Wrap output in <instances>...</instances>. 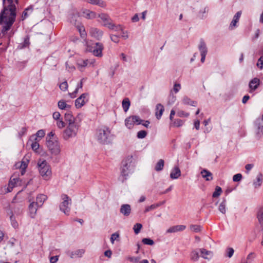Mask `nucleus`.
Segmentation results:
<instances>
[{
	"mask_svg": "<svg viewBox=\"0 0 263 263\" xmlns=\"http://www.w3.org/2000/svg\"><path fill=\"white\" fill-rule=\"evenodd\" d=\"M7 0L3 3L4 8L0 13V23L4 26L2 30L3 34L6 33L11 27L15 21L16 6L18 0Z\"/></svg>",
	"mask_w": 263,
	"mask_h": 263,
	"instance_id": "nucleus-1",
	"label": "nucleus"
},
{
	"mask_svg": "<svg viewBox=\"0 0 263 263\" xmlns=\"http://www.w3.org/2000/svg\"><path fill=\"white\" fill-rule=\"evenodd\" d=\"M110 135V131L109 128L104 126L97 130L96 137L100 143L107 144L109 142Z\"/></svg>",
	"mask_w": 263,
	"mask_h": 263,
	"instance_id": "nucleus-2",
	"label": "nucleus"
},
{
	"mask_svg": "<svg viewBox=\"0 0 263 263\" xmlns=\"http://www.w3.org/2000/svg\"><path fill=\"white\" fill-rule=\"evenodd\" d=\"M80 125L78 123H73L67 124L66 129L64 131L63 138L65 140H68L76 136Z\"/></svg>",
	"mask_w": 263,
	"mask_h": 263,
	"instance_id": "nucleus-3",
	"label": "nucleus"
},
{
	"mask_svg": "<svg viewBox=\"0 0 263 263\" xmlns=\"http://www.w3.org/2000/svg\"><path fill=\"white\" fill-rule=\"evenodd\" d=\"M39 170L41 175L45 180L49 179L51 175V171L49 165L47 164L45 161H43L41 163L38 162Z\"/></svg>",
	"mask_w": 263,
	"mask_h": 263,
	"instance_id": "nucleus-4",
	"label": "nucleus"
},
{
	"mask_svg": "<svg viewBox=\"0 0 263 263\" xmlns=\"http://www.w3.org/2000/svg\"><path fill=\"white\" fill-rule=\"evenodd\" d=\"M61 198L63 201L60 204V210L66 215H69L70 211V205L71 204V200L65 194L62 195Z\"/></svg>",
	"mask_w": 263,
	"mask_h": 263,
	"instance_id": "nucleus-5",
	"label": "nucleus"
},
{
	"mask_svg": "<svg viewBox=\"0 0 263 263\" xmlns=\"http://www.w3.org/2000/svg\"><path fill=\"white\" fill-rule=\"evenodd\" d=\"M87 46V50L91 52L93 54L98 57H101L102 56V50L104 48L103 45L101 43H96L94 46H90L88 43H86Z\"/></svg>",
	"mask_w": 263,
	"mask_h": 263,
	"instance_id": "nucleus-6",
	"label": "nucleus"
},
{
	"mask_svg": "<svg viewBox=\"0 0 263 263\" xmlns=\"http://www.w3.org/2000/svg\"><path fill=\"white\" fill-rule=\"evenodd\" d=\"M47 146L51 153L55 155H58L60 152L59 142L51 138L47 140Z\"/></svg>",
	"mask_w": 263,
	"mask_h": 263,
	"instance_id": "nucleus-7",
	"label": "nucleus"
},
{
	"mask_svg": "<svg viewBox=\"0 0 263 263\" xmlns=\"http://www.w3.org/2000/svg\"><path fill=\"white\" fill-rule=\"evenodd\" d=\"M143 121L138 116H130L125 119V125L128 128L132 129L135 124H141Z\"/></svg>",
	"mask_w": 263,
	"mask_h": 263,
	"instance_id": "nucleus-8",
	"label": "nucleus"
},
{
	"mask_svg": "<svg viewBox=\"0 0 263 263\" xmlns=\"http://www.w3.org/2000/svg\"><path fill=\"white\" fill-rule=\"evenodd\" d=\"M133 159V156L132 155H129L126 157V159L123 161L121 170V175L123 176H126L128 175L129 168L131 166Z\"/></svg>",
	"mask_w": 263,
	"mask_h": 263,
	"instance_id": "nucleus-9",
	"label": "nucleus"
},
{
	"mask_svg": "<svg viewBox=\"0 0 263 263\" xmlns=\"http://www.w3.org/2000/svg\"><path fill=\"white\" fill-rule=\"evenodd\" d=\"M99 17L103 23V25L108 28H113L115 24L113 23L109 15L106 13H101L99 15Z\"/></svg>",
	"mask_w": 263,
	"mask_h": 263,
	"instance_id": "nucleus-10",
	"label": "nucleus"
},
{
	"mask_svg": "<svg viewBox=\"0 0 263 263\" xmlns=\"http://www.w3.org/2000/svg\"><path fill=\"white\" fill-rule=\"evenodd\" d=\"M77 17V16L74 15H72L70 19V22L72 24H73L75 26H77V28L79 31L81 37L83 39H85L86 37V35H87L86 32L85 28L83 26H79L78 25H77V21L76 19Z\"/></svg>",
	"mask_w": 263,
	"mask_h": 263,
	"instance_id": "nucleus-11",
	"label": "nucleus"
},
{
	"mask_svg": "<svg viewBox=\"0 0 263 263\" xmlns=\"http://www.w3.org/2000/svg\"><path fill=\"white\" fill-rule=\"evenodd\" d=\"M87 96L88 94L84 93L81 95L80 97L76 99L75 101V105L77 108H81L88 101V99H87Z\"/></svg>",
	"mask_w": 263,
	"mask_h": 263,
	"instance_id": "nucleus-12",
	"label": "nucleus"
},
{
	"mask_svg": "<svg viewBox=\"0 0 263 263\" xmlns=\"http://www.w3.org/2000/svg\"><path fill=\"white\" fill-rule=\"evenodd\" d=\"M95 63V59L79 60L78 61V65L79 68H82L87 66H93Z\"/></svg>",
	"mask_w": 263,
	"mask_h": 263,
	"instance_id": "nucleus-13",
	"label": "nucleus"
},
{
	"mask_svg": "<svg viewBox=\"0 0 263 263\" xmlns=\"http://www.w3.org/2000/svg\"><path fill=\"white\" fill-rule=\"evenodd\" d=\"M89 34L97 40H100L103 36V32L98 28H91L89 30Z\"/></svg>",
	"mask_w": 263,
	"mask_h": 263,
	"instance_id": "nucleus-14",
	"label": "nucleus"
},
{
	"mask_svg": "<svg viewBox=\"0 0 263 263\" xmlns=\"http://www.w3.org/2000/svg\"><path fill=\"white\" fill-rule=\"evenodd\" d=\"M255 125L256 127V133L258 136L263 135V119L258 118L255 122Z\"/></svg>",
	"mask_w": 263,
	"mask_h": 263,
	"instance_id": "nucleus-15",
	"label": "nucleus"
},
{
	"mask_svg": "<svg viewBox=\"0 0 263 263\" xmlns=\"http://www.w3.org/2000/svg\"><path fill=\"white\" fill-rule=\"evenodd\" d=\"M259 79L257 78H255L251 80L249 84V87L250 88L249 92H252L253 91L256 90L259 85Z\"/></svg>",
	"mask_w": 263,
	"mask_h": 263,
	"instance_id": "nucleus-16",
	"label": "nucleus"
},
{
	"mask_svg": "<svg viewBox=\"0 0 263 263\" xmlns=\"http://www.w3.org/2000/svg\"><path fill=\"white\" fill-rule=\"evenodd\" d=\"M39 207V206H37V204H36L34 201H32L30 203L28 209L29 215L31 218H34Z\"/></svg>",
	"mask_w": 263,
	"mask_h": 263,
	"instance_id": "nucleus-17",
	"label": "nucleus"
},
{
	"mask_svg": "<svg viewBox=\"0 0 263 263\" xmlns=\"http://www.w3.org/2000/svg\"><path fill=\"white\" fill-rule=\"evenodd\" d=\"M28 143H30V145L32 150L36 152L40 146L37 137H35V135L32 136L29 139Z\"/></svg>",
	"mask_w": 263,
	"mask_h": 263,
	"instance_id": "nucleus-18",
	"label": "nucleus"
},
{
	"mask_svg": "<svg viewBox=\"0 0 263 263\" xmlns=\"http://www.w3.org/2000/svg\"><path fill=\"white\" fill-rule=\"evenodd\" d=\"M131 206L128 204H122L121 206L120 212L125 216H128L131 213Z\"/></svg>",
	"mask_w": 263,
	"mask_h": 263,
	"instance_id": "nucleus-19",
	"label": "nucleus"
},
{
	"mask_svg": "<svg viewBox=\"0 0 263 263\" xmlns=\"http://www.w3.org/2000/svg\"><path fill=\"white\" fill-rule=\"evenodd\" d=\"M199 251L200 252L201 256L205 259L210 260L213 255L212 251H208L204 248L199 249Z\"/></svg>",
	"mask_w": 263,
	"mask_h": 263,
	"instance_id": "nucleus-20",
	"label": "nucleus"
},
{
	"mask_svg": "<svg viewBox=\"0 0 263 263\" xmlns=\"http://www.w3.org/2000/svg\"><path fill=\"white\" fill-rule=\"evenodd\" d=\"M186 228L185 226L184 225H177L170 227L166 231L168 233H175L177 232L182 231Z\"/></svg>",
	"mask_w": 263,
	"mask_h": 263,
	"instance_id": "nucleus-21",
	"label": "nucleus"
},
{
	"mask_svg": "<svg viewBox=\"0 0 263 263\" xmlns=\"http://www.w3.org/2000/svg\"><path fill=\"white\" fill-rule=\"evenodd\" d=\"M181 175V171L178 166H176L173 168L170 174V177L172 179L178 178Z\"/></svg>",
	"mask_w": 263,
	"mask_h": 263,
	"instance_id": "nucleus-22",
	"label": "nucleus"
},
{
	"mask_svg": "<svg viewBox=\"0 0 263 263\" xmlns=\"http://www.w3.org/2000/svg\"><path fill=\"white\" fill-rule=\"evenodd\" d=\"M241 14V11L237 12L236 14L234 15L232 21L231 22L229 28L230 29L232 30L234 27L236 26L237 23L238 22L239 18L240 17Z\"/></svg>",
	"mask_w": 263,
	"mask_h": 263,
	"instance_id": "nucleus-23",
	"label": "nucleus"
},
{
	"mask_svg": "<svg viewBox=\"0 0 263 263\" xmlns=\"http://www.w3.org/2000/svg\"><path fill=\"white\" fill-rule=\"evenodd\" d=\"M29 42V37L28 36H26L23 42L20 43L17 46V49L18 50H21L26 48H28L30 45Z\"/></svg>",
	"mask_w": 263,
	"mask_h": 263,
	"instance_id": "nucleus-24",
	"label": "nucleus"
},
{
	"mask_svg": "<svg viewBox=\"0 0 263 263\" xmlns=\"http://www.w3.org/2000/svg\"><path fill=\"white\" fill-rule=\"evenodd\" d=\"M164 111L163 106L161 104L156 105L155 115L157 119L159 120Z\"/></svg>",
	"mask_w": 263,
	"mask_h": 263,
	"instance_id": "nucleus-25",
	"label": "nucleus"
},
{
	"mask_svg": "<svg viewBox=\"0 0 263 263\" xmlns=\"http://www.w3.org/2000/svg\"><path fill=\"white\" fill-rule=\"evenodd\" d=\"M65 120L67 124L73 123H77L74 117L72 115L71 112L68 111L65 114Z\"/></svg>",
	"mask_w": 263,
	"mask_h": 263,
	"instance_id": "nucleus-26",
	"label": "nucleus"
},
{
	"mask_svg": "<svg viewBox=\"0 0 263 263\" xmlns=\"http://www.w3.org/2000/svg\"><path fill=\"white\" fill-rule=\"evenodd\" d=\"M85 251L83 249L76 250L74 252H68V255L71 258L76 257H81L84 253Z\"/></svg>",
	"mask_w": 263,
	"mask_h": 263,
	"instance_id": "nucleus-27",
	"label": "nucleus"
},
{
	"mask_svg": "<svg viewBox=\"0 0 263 263\" xmlns=\"http://www.w3.org/2000/svg\"><path fill=\"white\" fill-rule=\"evenodd\" d=\"M47 197L44 194L39 195L36 197V202L35 203L37 204L38 206L41 207L43 204L44 201L47 199Z\"/></svg>",
	"mask_w": 263,
	"mask_h": 263,
	"instance_id": "nucleus-28",
	"label": "nucleus"
},
{
	"mask_svg": "<svg viewBox=\"0 0 263 263\" xmlns=\"http://www.w3.org/2000/svg\"><path fill=\"white\" fill-rule=\"evenodd\" d=\"M83 16L87 19H92L96 17V13L89 10H85L83 12Z\"/></svg>",
	"mask_w": 263,
	"mask_h": 263,
	"instance_id": "nucleus-29",
	"label": "nucleus"
},
{
	"mask_svg": "<svg viewBox=\"0 0 263 263\" xmlns=\"http://www.w3.org/2000/svg\"><path fill=\"white\" fill-rule=\"evenodd\" d=\"M202 177L206 181H210L213 179L212 174L209 171L204 169L201 172Z\"/></svg>",
	"mask_w": 263,
	"mask_h": 263,
	"instance_id": "nucleus-30",
	"label": "nucleus"
},
{
	"mask_svg": "<svg viewBox=\"0 0 263 263\" xmlns=\"http://www.w3.org/2000/svg\"><path fill=\"white\" fill-rule=\"evenodd\" d=\"M263 181V177L261 173H259L256 177V180L253 182L255 188H258L261 186Z\"/></svg>",
	"mask_w": 263,
	"mask_h": 263,
	"instance_id": "nucleus-31",
	"label": "nucleus"
},
{
	"mask_svg": "<svg viewBox=\"0 0 263 263\" xmlns=\"http://www.w3.org/2000/svg\"><path fill=\"white\" fill-rule=\"evenodd\" d=\"M21 180L18 177L13 178L10 179V181L9 183V186L13 188V187L21 185Z\"/></svg>",
	"mask_w": 263,
	"mask_h": 263,
	"instance_id": "nucleus-32",
	"label": "nucleus"
},
{
	"mask_svg": "<svg viewBox=\"0 0 263 263\" xmlns=\"http://www.w3.org/2000/svg\"><path fill=\"white\" fill-rule=\"evenodd\" d=\"M88 3L92 5H96L101 7H105L106 6L105 3L102 0H86Z\"/></svg>",
	"mask_w": 263,
	"mask_h": 263,
	"instance_id": "nucleus-33",
	"label": "nucleus"
},
{
	"mask_svg": "<svg viewBox=\"0 0 263 263\" xmlns=\"http://www.w3.org/2000/svg\"><path fill=\"white\" fill-rule=\"evenodd\" d=\"M209 12V8L208 7H204L201 9L198 12V17L200 19H203L206 17V14Z\"/></svg>",
	"mask_w": 263,
	"mask_h": 263,
	"instance_id": "nucleus-34",
	"label": "nucleus"
},
{
	"mask_svg": "<svg viewBox=\"0 0 263 263\" xmlns=\"http://www.w3.org/2000/svg\"><path fill=\"white\" fill-rule=\"evenodd\" d=\"M199 49L200 51L201 54H206L207 53V48L205 43L203 41H201L199 45Z\"/></svg>",
	"mask_w": 263,
	"mask_h": 263,
	"instance_id": "nucleus-35",
	"label": "nucleus"
},
{
	"mask_svg": "<svg viewBox=\"0 0 263 263\" xmlns=\"http://www.w3.org/2000/svg\"><path fill=\"white\" fill-rule=\"evenodd\" d=\"M190 258L191 260L197 261L199 258L198 252L196 250H193L191 253Z\"/></svg>",
	"mask_w": 263,
	"mask_h": 263,
	"instance_id": "nucleus-36",
	"label": "nucleus"
},
{
	"mask_svg": "<svg viewBox=\"0 0 263 263\" xmlns=\"http://www.w3.org/2000/svg\"><path fill=\"white\" fill-rule=\"evenodd\" d=\"M58 107L61 109H68L70 108V105L67 104L65 101L61 100L58 102Z\"/></svg>",
	"mask_w": 263,
	"mask_h": 263,
	"instance_id": "nucleus-37",
	"label": "nucleus"
},
{
	"mask_svg": "<svg viewBox=\"0 0 263 263\" xmlns=\"http://www.w3.org/2000/svg\"><path fill=\"white\" fill-rule=\"evenodd\" d=\"M226 199H223L222 201L220 203L218 210L219 211L222 213V214H225L226 212Z\"/></svg>",
	"mask_w": 263,
	"mask_h": 263,
	"instance_id": "nucleus-38",
	"label": "nucleus"
},
{
	"mask_svg": "<svg viewBox=\"0 0 263 263\" xmlns=\"http://www.w3.org/2000/svg\"><path fill=\"white\" fill-rule=\"evenodd\" d=\"M164 161L163 160H159L155 166V170L157 172L162 170L164 167Z\"/></svg>",
	"mask_w": 263,
	"mask_h": 263,
	"instance_id": "nucleus-39",
	"label": "nucleus"
},
{
	"mask_svg": "<svg viewBox=\"0 0 263 263\" xmlns=\"http://www.w3.org/2000/svg\"><path fill=\"white\" fill-rule=\"evenodd\" d=\"M122 107L124 110L126 112L129 109L130 106V101L128 98L124 99L122 101Z\"/></svg>",
	"mask_w": 263,
	"mask_h": 263,
	"instance_id": "nucleus-40",
	"label": "nucleus"
},
{
	"mask_svg": "<svg viewBox=\"0 0 263 263\" xmlns=\"http://www.w3.org/2000/svg\"><path fill=\"white\" fill-rule=\"evenodd\" d=\"M183 102L185 104H189L194 106H195L197 104L196 102L192 101L190 98L186 97L183 98Z\"/></svg>",
	"mask_w": 263,
	"mask_h": 263,
	"instance_id": "nucleus-41",
	"label": "nucleus"
},
{
	"mask_svg": "<svg viewBox=\"0 0 263 263\" xmlns=\"http://www.w3.org/2000/svg\"><path fill=\"white\" fill-rule=\"evenodd\" d=\"M10 218L11 220V225L12 226V227L14 228H17L18 227V223L16 220L15 217L14 216V215L13 214H12L10 216Z\"/></svg>",
	"mask_w": 263,
	"mask_h": 263,
	"instance_id": "nucleus-42",
	"label": "nucleus"
},
{
	"mask_svg": "<svg viewBox=\"0 0 263 263\" xmlns=\"http://www.w3.org/2000/svg\"><path fill=\"white\" fill-rule=\"evenodd\" d=\"M33 8L31 7H28L26 8L23 12L22 15V20H24L28 17V11H30L31 12L32 11Z\"/></svg>",
	"mask_w": 263,
	"mask_h": 263,
	"instance_id": "nucleus-43",
	"label": "nucleus"
},
{
	"mask_svg": "<svg viewBox=\"0 0 263 263\" xmlns=\"http://www.w3.org/2000/svg\"><path fill=\"white\" fill-rule=\"evenodd\" d=\"M222 193V190L221 188L219 186H216L215 189V191L213 193V198H216L218 197Z\"/></svg>",
	"mask_w": 263,
	"mask_h": 263,
	"instance_id": "nucleus-44",
	"label": "nucleus"
},
{
	"mask_svg": "<svg viewBox=\"0 0 263 263\" xmlns=\"http://www.w3.org/2000/svg\"><path fill=\"white\" fill-rule=\"evenodd\" d=\"M190 229L192 231L194 232H199L201 230V227L200 226L196 225V224H192L190 226Z\"/></svg>",
	"mask_w": 263,
	"mask_h": 263,
	"instance_id": "nucleus-45",
	"label": "nucleus"
},
{
	"mask_svg": "<svg viewBox=\"0 0 263 263\" xmlns=\"http://www.w3.org/2000/svg\"><path fill=\"white\" fill-rule=\"evenodd\" d=\"M142 227V226L141 223H137L134 225L133 229L136 234H138L140 232Z\"/></svg>",
	"mask_w": 263,
	"mask_h": 263,
	"instance_id": "nucleus-46",
	"label": "nucleus"
},
{
	"mask_svg": "<svg viewBox=\"0 0 263 263\" xmlns=\"http://www.w3.org/2000/svg\"><path fill=\"white\" fill-rule=\"evenodd\" d=\"M183 123L184 121L183 120L177 119L174 121L173 125L175 127H180L182 126L183 124Z\"/></svg>",
	"mask_w": 263,
	"mask_h": 263,
	"instance_id": "nucleus-47",
	"label": "nucleus"
},
{
	"mask_svg": "<svg viewBox=\"0 0 263 263\" xmlns=\"http://www.w3.org/2000/svg\"><path fill=\"white\" fill-rule=\"evenodd\" d=\"M147 135V132L145 130H140L137 133V137L139 139H143L145 138Z\"/></svg>",
	"mask_w": 263,
	"mask_h": 263,
	"instance_id": "nucleus-48",
	"label": "nucleus"
},
{
	"mask_svg": "<svg viewBox=\"0 0 263 263\" xmlns=\"http://www.w3.org/2000/svg\"><path fill=\"white\" fill-rule=\"evenodd\" d=\"M255 256V254L253 252H251L248 255L246 259H245V260L249 262V263H251L253 261Z\"/></svg>",
	"mask_w": 263,
	"mask_h": 263,
	"instance_id": "nucleus-49",
	"label": "nucleus"
},
{
	"mask_svg": "<svg viewBox=\"0 0 263 263\" xmlns=\"http://www.w3.org/2000/svg\"><path fill=\"white\" fill-rule=\"evenodd\" d=\"M142 241L145 245L152 246L154 244V241L150 238H143L142 239Z\"/></svg>",
	"mask_w": 263,
	"mask_h": 263,
	"instance_id": "nucleus-50",
	"label": "nucleus"
},
{
	"mask_svg": "<svg viewBox=\"0 0 263 263\" xmlns=\"http://www.w3.org/2000/svg\"><path fill=\"white\" fill-rule=\"evenodd\" d=\"M119 234L118 233H115L112 234L110 237V241L112 244L114 243L115 240H118V238H119Z\"/></svg>",
	"mask_w": 263,
	"mask_h": 263,
	"instance_id": "nucleus-51",
	"label": "nucleus"
},
{
	"mask_svg": "<svg viewBox=\"0 0 263 263\" xmlns=\"http://www.w3.org/2000/svg\"><path fill=\"white\" fill-rule=\"evenodd\" d=\"M159 204H152L150 206H148L147 207H146L144 211V213H146V212H148L152 210H154L156 208H157V207L159 206Z\"/></svg>",
	"mask_w": 263,
	"mask_h": 263,
	"instance_id": "nucleus-52",
	"label": "nucleus"
},
{
	"mask_svg": "<svg viewBox=\"0 0 263 263\" xmlns=\"http://www.w3.org/2000/svg\"><path fill=\"white\" fill-rule=\"evenodd\" d=\"M227 256L229 258H231L234 252V250L232 248H228L226 250Z\"/></svg>",
	"mask_w": 263,
	"mask_h": 263,
	"instance_id": "nucleus-53",
	"label": "nucleus"
},
{
	"mask_svg": "<svg viewBox=\"0 0 263 263\" xmlns=\"http://www.w3.org/2000/svg\"><path fill=\"white\" fill-rule=\"evenodd\" d=\"M256 65L260 69H262L263 68V55L261 56L258 60Z\"/></svg>",
	"mask_w": 263,
	"mask_h": 263,
	"instance_id": "nucleus-54",
	"label": "nucleus"
},
{
	"mask_svg": "<svg viewBox=\"0 0 263 263\" xmlns=\"http://www.w3.org/2000/svg\"><path fill=\"white\" fill-rule=\"evenodd\" d=\"M68 88V84L67 82H64L60 84V88L62 91H66Z\"/></svg>",
	"mask_w": 263,
	"mask_h": 263,
	"instance_id": "nucleus-55",
	"label": "nucleus"
},
{
	"mask_svg": "<svg viewBox=\"0 0 263 263\" xmlns=\"http://www.w3.org/2000/svg\"><path fill=\"white\" fill-rule=\"evenodd\" d=\"M242 178V175L241 174H237L235 175L233 177V180L235 182L239 181Z\"/></svg>",
	"mask_w": 263,
	"mask_h": 263,
	"instance_id": "nucleus-56",
	"label": "nucleus"
},
{
	"mask_svg": "<svg viewBox=\"0 0 263 263\" xmlns=\"http://www.w3.org/2000/svg\"><path fill=\"white\" fill-rule=\"evenodd\" d=\"M177 116L179 117H187L189 116V113L185 112L182 110H180L177 112Z\"/></svg>",
	"mask_w": 263,
	"mask_h": 263,
	"instance_id": "nucleus-57",
	"label": "nucleus"
},
{
	"mask_svg": "<svg viewBox=\"0 0 263 263\" xmlns=\"http://www.w3.org/2000/svg\"><path fill=\"white\" fill-rule=\"evenodd\" d=\"M57 125L60 128H62L65 126V123L62 120H57Z\"/></svg>",
	"mask_w": 263,
	"mask_h": 263,
	"instance_id": "nucleus-58",
	"label": "nucleus"
},
{
	"mask_svg": "<svg viewBox=\"0 0 263 263\" xmlns=\"http://www.w3.org/2000/svg\"><path fill=\"white\" fill-rule=\"evenodd\" d=\"M111 40L115 43H118L119 42V37L116 35H110V36Z\"/></svg>",
	"mask_w": 263,
	"mask_h": 263,
	"instance_id": "nucleus-59",
	"label": "nucleus"
},
{
	"mask_svg": "<svg viewBox=\"0 0 263 263\" xmlns=\"http://www.w3.org/2000/svg\"><path fill=\"white\" fill-rule=\"evenodd\" d=\"M45 132L43 130H39L37 131L35 136V137L42 138L45 136Z\"/></svg>",
	"mask_w": 263,
	"mask_h": 263,
	"instance_id": "nucleus-60",
	"label": "nucleus"
},
{
	"mask_svg": "<svg viewBox=\"0 0 263 263\" xmlns=\"http://www.w3.org/2000/svg\"><path fill=\"white\" fill-rule=\"evenodd\" d=\"M53 118L56 120H59L60 119L61 115L59 112L55 111L53 114Z\"/></svg>",
	"mask_w": 263,
	"mask_h": 263,
	"instance_id": "nucleus-61",
	"label": "nucleus"
},
{
	"mask_svg": "<svg viewBox=\"0 0 263 263\" xmlns=\"http://www.w3.org/2000/svg\"><path fill=\"white\" fill-rule=\"evenodd\" d=\"M140 259V258L138 257H130L128 258V260L135 263L138 262Z\"/></svg>",
	"mask_w": 263,
	"mask_h": 263,
	"instance_id": "nucleus-62",
	"label": "nucleus"
},
{
	"mask_svg": "<svg viewBox=\"0 0 263 263\" xmlns=\"http://www.w3.org/2000/svg\"><path fill=\"white\" fill-rule=\"evenodd\" d=\"M180 87H181V86L179 84L176 83L174 85L173 90L176 93H177L179 91Z\"/></svg>",
	"mask_w": 263,
	"mask_h": 263,
	"instance_id": "nucleus-63",
	"label": "nucleus"
},
{
	"mask_svg": "<svg viewBox=\"0 0 263 263\" xmlns=\"http://www.w3.org/2000/svg\"><path fill=\"white\" fill-rule=\"evenodd\" d=\"M58 260V256H52L50 258V263H56Z\"/></svg>",
	"mask_w": 263,
	"mask_h": 263,
	"instance_id": "nucleus-64",
	"label": "nucleus"
}]
</instances>
